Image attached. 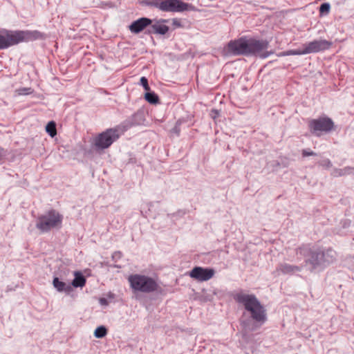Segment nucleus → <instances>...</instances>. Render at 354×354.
<instances>
[{
  "label": "nucleus",
  "instance_id": "dca6fc26",
  "mask_svg": "<svg viewBox=\"0 0 354 354\" xmlns=\"http://www.w3.org/2000/svg\"><path fill=\"white\" fill-rule=\"evenodd\" d=\"M86 283V279L80 272H75V278L71 283V286L78 288L83 287Z\"/></svg>",
  "mask_w": 354,
  "mask_h": 354
},
{
  "label": "nucleus",
  "instance_id": "2f4dec72",
  "mask_svg": "<svg viewBox=\"0 0 354 354\" xmlns=\"http://www.w3.org/2000/svg\"><path fill=\"white\" fill-rule=\"evenodd\" d=\"M23 90L24 91H28L30 90V88H23Z\"/></svg>",
  "mask_w": 354,
  "mask_h": 354
},
{
  "label": "nucleus",
  "instance_id": "c85d7f7f",
  "mask_svg": "<svg viewBox=\"0 0 354 354\" xmlns=\"http://www.w3.org/2000/svg\"><path fill=\"white\" fill-rule=\"evenodd\" d=\"M210 115L212 118L215 119L216 117L219 115V112L216 109H213L211 111Z\"/></svg>",
  "mask_w": 354,
  "mask_h": 354
},
{
  "label": "nucleus",
  "instance_id": "f257e3e1",
  "mask_svg": "<svg viewBox=\"0 0 354 354\" xmlns=\"http://www.w3.org/2000/svg\"><path fill=\"white\" fill-rule=\"evenodd\" d=\"M269 42L266 39L241 37L230 41L227 44L228 51L234 55H258L265 59L273 53L268 51Z\"/></svg>",
  "mask_w": 354,
  "mask_h": 354
},
{
  "label": "nucleus",
  "instance_id": "a878e982",
  "mask_svg": "<svg viewBox=\"0 0 354 354\" xmlns=\"http://www.w3.org/2000/svg\"><path fill=\"white\" fill-rule=\"evenodd\" d=\"M301 154L303 157H307L310 156H316L317 153L314 151H311L310 149H304L301 151Z\"/></svg>",
  "mask_w": 354,
  "mask_h": 354
},
{
  "label": "nucleus",
  "instance_id": "9d476101",
  "mask_svg": "<svg viewBox=\"0 0 354 354\" xmlns=\"http://www.w3.org/2000/svg\"><path fill=\"white\" fill-rule=\"evenodd\" d=\"M214 274L213 268L196 266L190 271L189 276L198 281H206L212 279Z\"/></svg>",
  "mask_w": 354,
  "mask_h": 354
},
{
  "label": "nucleus",
  "instance_id": "5701e85b",
  "mask_svg": "<svg viewBox=\"0 0 354 354\" xmlns=\"http://www.w3.org/2000/svg\"><path fill=\"white\" fill-rule=\"evenodd\" d=\"M330 6L328 3H324L319 7L320 15H326L329 13Z\"/></svg>",
  "mask_w": 354,
  "mask_h": 354
},
{
  "label": "nucleus",
  "instance_id": "39448f33",
  "mask_svg": "<svg viewBox=\"0 0 354 354\" xmlns=\"http://www.w3.org/2000/svg\"><path fill=\"white\" fill-rule=\"evenodd\" d=\"M128 281L131 288L135 292L151 293L158 292L160 290L157 281L149 276L139 274H131L129 277Z\"/></svg>",
  "mask_w": 354,
  "mask_h": 354
},
{
  "label": "nucleus",
  "instance_id": "c756f323",
  "mask_svg": "<svg viewBox=\"0 0 354 354\" xmlns=\"http://www.w3.org/2000/svg\"><path fill=\"white\" fill-rule=\"evenodd\" d=\"M5 155H6V153H5L3 149L0 147V163L1 162L2 160L3 159Z\"/></svg>",
  "mask_w": 354,
  "mask_h": 354
},
{
  "label": "nucleus",
  "instance_id": "cd10ccee",
  "mask_svg": "<svg viewBox=\"0 0 354 354\" xmlns=\"http://www.w3.org/2000/svg\"><path fill=\"white\" fill-rule=\"evenodd\" d=\"M172 25L175 28H180L183 26L181 21L178 19H176V18H174L172 19Z\"/></svg>",
  "mask_w": 354,
  "mask_h": 354
},
{
  "label": "nucleus",
  "instance_id": "7c9ffc66",
  "mask_svg": "<svg viewBox=\"0 0 354 354\" xmlns=\"http://www.w3.org/2000/svg\"><path fill=\"white\" fill-rule=\"evenodd\" d=\"M100 303L102 304H106V300L105 299H100Z\"/></svg>",
  "mask_w": 354,
  "mask_h": 354
},
{
  "label": "nucleus",
  "instance_id": "423d86ee",
  "mask_svg": "<svg viewBox=\"0 0 354 354\" xmlns=\"http://www.w3.org/2000/svg\"><path fill=\"white\" fill-rule=\"evenodd\" d=\"M63 216L55 209H51L40 216L36 223V227L42 232H46L53 228L59 227Z\"/></svg>",
  "mask_w": 354,
  "mask_h": 354
},
{
  "label": "nucleus",
  "instance_id": "f03ea898",
  "mask_svg": "<svg viewBox=\"0 0 354 354\" xmlns=\"http://www.w3.org/2000/svg\"><path fill=\"white\" fill-rule=\"evenodd\" d=\"M300 252H304L306 264L310 266V270L322 271L333 263L336 259V252L332 249L326 251L319 248H300Z\"/></svg>",
  "mask_w": 354,
  "mask_h": 354
},
{
  "label": "nucleus",
  "instance_id": "ddd939ff",
  "mask_svg": "<svg viewBox=\"0 0 354 354\" xmlns=\"http://www.w3.org/2000/svg\"><path fill=\"white\" fill-rule=\"evenodd\" d=\"M151 19L147 17H142L132 22L129 26V30L131 32L138 34L142 32L146 27L151 25Z\"/></svg>",
  "mask_w": 354,
  "mask_h": 354
},
{
  "label": "nucleus",
  "instance_id": "6ab92c4d",
  "mask_svg": "<svg viewBox=\"0 0 354 354\" xmlns=\"http://www.w3.org/2000/svg\"><path fill=\"white\" fill-rule=\"evenodd\" d=\"M145 99L150 104H156L159 102V97L157 94L152 91H147L145 94Z\"/></svg>",
  "mask_w": 354,
  "mask_h": 354
},
{
  "label": "nucleus",
  "instance_id": "1a4fd4ad",
  "mask_svg": "<svg viewBox=\"0 0 354 354\" xmlns=\"http://www.w3.org/2000/svg\"><path fill=\"white\" fill-rule=\"evenodd\" d=\"M332 42L326 39L314 40L304 45V53L307 54L316 53L329 49Z\"/></svg>",
  "mask_w": 354,
  "mask_h": 354
},
{
  "label": "nucleus",
  "instance_id": "aec40b11",
  "mask_svg": "<svg viewBox=\"0 0 354 354\" xmlns=\"http://www.w3.org/2000/svg\"><path fill=\"white\" fill-rule=\"evenodd\" d=\"M46 132L53 138L57 134L56 124L54 121L49 122L46 126Z\"/></svg>",
  "mask_w": 354,
  "mask_h": 354
},
{
  "label": "nucleus",
  "instance_id": "a211bd4d",
  "mask_svg": "<svg viewBox=\"0 0 354 354\" xmlns=\"http://www.w3.org/2000/svg\"><path fill=\"white\" fill-rule=\"evenodd\" d=\"M283 274H291L300 271V268L296 266H292L287 263L281 264L277 268Z\"/></svg>",
  "mask_w": 354,
  "mask_h": 354
},
{
  "label": "nucleus",
  "instance_id": "2eb2a0df",
  "mask_svg": "<svg viewBox=\"0 0 354 354\" xmlns=\"http://www.w3.org/2000/svg\"><path fill=\"white\" fill-rule=\"evenodd\" d=\"M354 171V167H345L343 169L335 168L333 169L330 175L333 177L337 178L340 176H344L353 174Z\"/></svg>",
  "mask_w": 354,
  "mask_h": 354
},
{
  "label": "nucleus",
  "instance_id": "f3484780",
  "mask_svg": "<svg viewBox=\"0 0 354 354\" xmlns=\"http://www.w3.org/2000/svg\"><path fill=\"white\" fill-rule=\"evenodd\" d=\"M151 30H149V33L165 35L169 30V27L166 25L160 24L159 22L154 24L151 26Z\"/></svg>",
  "mask_w": 354,
  "mask_h": 354
},
{
  "label": "nucleus",
  "instance_id": "9b49d317",
  "mask_svg": "<svg viewBox=\"0 0 354 354\" xmlns=\"http://www.w3.org/2000/svg\"><path fill=\"white\" fill-rule=\"evenodd\" d=\"M17 44L15 31L7 30L0 31V50L6 49Z\"/></svg>",
  "mask_w": 354,
  "mask_h": 354
},
{
  "label": "nucleus",
  "instance_id": "bb28decb",
  "mask_svg": "<svg viewBox=\"0 0 354 354\" xmlns=\"http://www.w3.org/2000/svg\"><path fill=\"white\" fill-rule=\"evenodd\" d=\"M156 2H159V0H143L142 3L149 6H152L155 8V6L153 5Z\"/></svg>",
  "mask_w": 354,
  "mask_h": 354
},
{
  "label": "nucleus",
  "instance_id": "473e14b6",
  "mask_svg": "<svg viewBox=\"0 0 354 354\" xmlns=\"http://www.w3.org/2000/svg\"><path fill=\"white\" fill-rule=\"evenodd\" d=\"M174 131H175L176 133H178V129H177V127H174Z\"/></svg>",
  "mask_w": 354,
  "mask_h": 354
},
{
  "label": "nucleus",
  "instance_id": "72a5a7b5",
  "mask_svg": "<svg viewBox=\"0 0 354 354\" xmlns=\"http://www.w3.org/2000/svg\"><path fill=\"white\" fill-rule=\"evenodd\" d=\"M162 21H163V22H166V21H167V20L163 19V20H162Z\"/></svg>",
  "mask_w": 354,
  "mask_h": 354
},
{
  "label": "nucleus",
  "instance_id": "6e6552de",
  "mask_svg": "<svg viewBox=\"0 0 354 354\" xmlns=\"http://www.w3.org/2000/svg\"><path fill=\"white\" fill-rule=\"evenodd\" d=\"M308 128L311 133L320 136L323 133H327L333 131L335 124L333 120L327 116L319 117L308 122Z\"/></svg>",
  "mask_w": 354,
  "mask_h": 354
},
{
  "label": "nucleus",
  "instance_id": "4468645a",
  "mask_svg": "<svg viewBox=\"0 0 354 354\" xmlns=\"http://www.w3.org/2000/svg\"><path fill=\"white\" fill-rule=\"evenodd\" d=\"M53 284L54 288L58 292H64L66 293H70L73 290V288L70 283H66L59 279L57 277L53 279Z\"/></svg>",
  "mask_w": 354,
  "mask_h": 354
},
{
  "label": "nucleus",
  "instance_id": "0eeeda50",
  "mask_svg": "<svg viewBox=\"0 0 354 354\" xmlns=\"http://www.w3.org/2000/svg\"><path fill=\"white\" fill-rule=\"evenodd\" d=\"M153 5L162 12H182L195 10V7L191 3L180 0H159V2H156Z\"/></svg>",
  "mask_w": 354,
  "mask_h": 354
},
{
  "label": "nucleus",
  "instance_id": "b1692460",
  "mask_svg": "<svg viewBox=\"0 0 354 354\" xmlns=\"http://www.w3.org/2000/svg\"><path fill=\"white\" fill-rule=\"evenodd\" d=\"M317 164L321 166V167H323L326 169H329L332 167V162L331 161L328 159V158H325V159H323L320 161H319L317 162Z\"/></svg>",
  "mask_w": 354,
  "mask_h": 354
},
{
  "label": "nucleus",
  "instance_id": "20e7f679",
  "mask_svg": "<svg viewBox=\"0 0 354 354\" xmlns=\"http://www.w3.org/2000/svg\"><path fill=\"white\" fill-rule=\"evenodd\" d=\"M234 299L244 306L256 322L261 325L266 322V310L254 295L240 292L234 296Z\"/></svg>",
  "mask_w": 354,
  "mask_h": 354
},
{
  "label": "nucleus",
  "instance_id": "7ed1b4c3",
  "mask_svg": "<svg viewBox=\"0 0 354 354\" xmlns=\"http://www.w3.org/2000/svg\"><path fill=\"white\" fill-rule=\"evenodd\" d=\"M136 117H137V114L133 115L132 118L124 121L120 125L114 128L107 129L106 131L99 133L94 139L95 149L103 150L109 148L114 142L119 139L121 135L136 124L134 122Z\"/></svg>",
  "mask_w": 354,
  "mask_h": 354
},
{
  "label": "nucleus",
  "instance_id": "4be33fe9",
  "mask_svg": "<svg viewBox=\"0 0 354 354\" xmlns=\"http://www.w3.org/2000/svg\"><path fill=\"white\" fill-rule=\"evenodd\" d=\"M306 53H304V48L302 50H290L288 51L283 52L280 54L281 56H287V55H306Z\"/></svg>",
  "mask_w": 354,
  "mask_h": 354
},
{
  "label": "nucleus",
  "instance_id": "f8f14e48",
  "mask_svg": "<svg viewBox=\"0 0 354 354\" xmlns=\"http://www.w3.org/2000/svg\"><path fill=\"white\" fill-rule=\"evenodd\" d=\"M16 40L17 44L20 42L28 41L30 39H37L43 37V33L38 30L30 31V30H16L15 31Z\"/></svg>",
  "mask_w": 354,
  "mask_h": 354
},
{
  "label": "nucleus",
  "instance_id": "412c9836",
  "mask_svg": "<svg viewBox=\"0 0 354 354\" xmlns=\"http://www.w3.org/2000/svg\"><path fill=\"white\" fill-rule=\"evenodd\" d=\"M107 334V329L104 326H98L94 331V336L96 338H102Z\"/></svg>",
  "mask_w": 354,
  "mask_h": 354
},
{
  "label": "nucleus",
  "instance_id": "393cba45",
  "mask_svg": "<svg viewBox=\"0 0 354 354\" xmlns=\"http://www.w3.org/2000/svg\"><path fill=\"white\" fill-rule=\"evenodd\" d=\"M140 84L143 86L144 89L147 92L150 91V87L148 84V80L145 77H142L140 78Z\"/></svg>",
  "mask_w": 354,
  "mask_h": 354
}]
</instances>
